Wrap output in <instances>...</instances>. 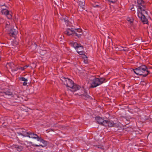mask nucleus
Segmentation results:
<instances>
[{
    "instance_id": "obj_1",
    "label": "nucleus",
    "mask_w": 152,
    "mask_h": 152,
    "mask_svg": "<svg viewBox=\"0 0 152 152\" xmlns=\"http://www.w3.org/2000/svg\"><path fill=\"white\" fill-rule=\"evenodd\" d=\"M137 3L139 5L138 8V16L144 24L148 23L147 19L144 15L145 13L148 15V12L145 10V6L144 5L145 2L143 0H137Z\"/></svg>"
},
{
    "instance_id": "obj_2",
    "label": "nucleus",
    "mask_w": 152,
    "mask_h": 152,
    "mask_svg": "<svg viewBox=\"0 0 152 152\" xmlns=\"http://www.w3.org/2000/svg\"><path fill=\"white\" fill-rule=\"evenodd\" d=\"M28 137L30 138L36 139L38 141H39L40 142H42L43 145L41 144L38 142L35 143L36 144L32 143V142H30L32 146L34 147H45L48 144V142L44 140L41 137H39L37 134L34 133L29 132L28 135Z\"/></svg>"
},
{
    "instance_id": "obj_3",
    "label": "nucleus",
    "mask_w": 152,
    "mask_h": 152,
    "mask_svg": "<svg viewBox=\"0 0 152 152\" xmlns=\"http://www.w3.org/2000/svg\"><path fill=\"white\" fill-rule=\"evenodd\" d=\"M61 80L64 84L66 87L70 88L72 91H75L80 89V86L74 83L73 81L68 78H66L64 77H61Z\"/></svg>"
},
{
    "instance_id": "obj_4",
    "label": "nucleus",
    "mask_w": 152,
    "mask_h": 152,
    "mask_svg": "<svg viewBox=\"0 0 152 152\" xmlns=\"http://www.w3.org/2000/svg\"><path fill=\"white\" fill-rule=\"evenodd\" d=\"M134 72L139 76H142L144 77H146L150 74V71L148 70V68L145 65H142L137 67L133 69Z\"/></svg>"
},
{
    "instance_id": "obj_5",
    "label": "nucleus",
    "mask_w": 152,
    "mask_h": 152,
    "mask_svg": "<svg viewBox=\"0 0 152 152\" xmlns=\"http://www.w3.org/2000/svg\"><path fill=\"white\" fill-rule=\"evenodd\" d=\"M107 81V80L104 77H95L92 80L90 87L91 88H96Z\"/></svg>"
},
{
    "instance_id": "obj_6",
    "label": "nucleus",
    "mask_w": 152,
    "mask_h": 152,
    "mask_svg": "<svg viewBox=\"0 0 152 152\" xmlns=\"http://www.w3.org/2000/svg\"><path fill=\"white\" fill-rule=\"evenodd\" d=\"M73 46L79 54L82 55L83 54L84 52L83 51V47L81 44L74 42L73 43Z\"/></svg>"
},
{
    "instance_id": "obj_7",
    "label": "nucleus",
    "mask_w": 152,
    "mask_h": 152,
    "mask_svg": "<svg viewBox=\"0 0 152 152\" xmlns=\"http://www.w3.org/2000/svg\"><path fill=\"white\" fill-rule=\"evenodd\" d=\"M95 119L98 124L103 126H105V123L107 122L106 120H104L101 117L99 116L96 117Z\"/></svg>"
},
{
    "instance_id": "obj_8",
    "label": "nucleus",
    "mask_w": 152,
    "mask_h": 152,
    "mask_svg": "<svg viewBox=\"0 0 152 152\" xmlns=\"http://www.w3.org/2000/svg\"><path fill=\"white\" fill-rule=\"evenodd\" d=\"M18 32V31H16L15 29L13 28H11L9 30L8 34L10 36L15 38L16 37Z\"/></svg>"
},
{
    "instance_id": "obj_9",
    "label": "nucleus",
    "mask_w": 152,
    "mask_h": 152,
    "mask_svg": "<svg viewBox=\"0 0 152 152\" xmlns=\"http://www.w3.org/2000/svg\"><path fill=\"white\" fill-rule=\"evenodd\" d=\"M74 31V28H67L66 30L64 32V33L69 36L70 35L73 36Z\"/></svg>"
},
{
    "instance_id": "obj_10",
    "label": "nucleus",
    "mask_w": 152,
    "mask_h": 152,
    "mask_svg": "<svg viewBox=\"0 0 152 152\" xmlns=\"http://www.w3.org/2000/svg\"><path fill=\"white\" fill-rule=\"evenodd\" d=\"M106 121H107V122L105 123V125L104 126H108V127H115V125L116 124H115L113 121L108 120H106Z\"/></svg>"
},
{
    "instance_id": "obj_11",
    "label": "nucleus",
    "mask_w": 152,
    "mask_h": 152,
    "mask_svg": "<svg viewBox=\"0 0 152 152\" xmlns=\"http://www.w3.org/2000/svg\"><path fill=\"white\" fill-rule=\"evenodd\" d=\"M60 19L62 22H64L66 25L68 26L69 24V21L68 20V17L66 15H62Z\"/></svg>"
},
{
    "instance_id": "obj_12",
    "label": "nucleus",
    "mask_w": 152,
    "mask_h": 152,
    "mask_svg": "<svg viewBox=\"0 0 152 152\" xmlns=\"http://www.w3.org/2000/svg\"><path fill=\"white\" fill-rule=\"evenodd\" d=\"M79 96H81V97L85 100H87L88 99H89L92 100L93 98H92L88 94H83L79 95Z\"/></svg>"
},
{
    "instance_id": "obj_13",
    "label": "nucleus",
    "mask_w": 152,
    "mask_h": 152,
    "mask_svg": "<svg viewBox=\"0 0 152 152\" xmlns=\"http://www.w3.org/2000/svg\"><path fill=\"white\" fill-rule=\"evenodd\" d=\"M85 2L84 0L82 1H80L79 2V5L80 6V11H82L84 10H85L84 6H85Z\"/></svg>"
},
{
    "instance_id": "obj_14",
    "label": "nucleus",
    "mask_w": 152,
    "mask_h": 152,
    "mask_svg": "<svg viewBox=\"0 0 152 152\" xmlns=\"http://www.w3.org/2000/svg\"><path fill=\"white\" fill-rule=\"evenodd\" d=\"M12 147L13 148H15L18 151H21L23 148L22 146L17 145H14L12 146Z\"/></svg>"
},
{
    "instance_id": "obj_15",
    "label": "nucleus",
    "mask_w": 152,
    "mask_h": 152,
    "mask_svg": "<svg viewBox=\"0 0 152 152\" xmlns=\"http://www.w3.org/2000/svg\"><path fill=\"white\" fill-rule=\"evenodd\" d=\"M19 80L21 81H23L24 82L23 83V86H26L27 85V82L28 81V79L23 77H20L19 78Z\"/></svg>"
},
{
    "instance_id": "obj_16",
    "label": "nucleus",
    "mask_w": 152,
    "mask_h": 152,
    "mask_svg": "<svg viewBox=\"0 0 152 152\" xmlns=\"http://www.w3.org/2000/svg\"><path fill=\"white\" fill-rule=\"evenodd\" d=\"M77 33L76 31H74L73 36V37H75V38L76 39L80 38L83 34V33L78 34Z\"/></svg>"
},
{
    "instance_id": "obj_17",
    "label": "nucleus",
    "mask_w": 152,
    "mask_h": 152,
    "mask_svg": "<svg viewBox=\"0 0 152 152\" xmlns=\"http://www.w3.org/2000/svg\"><path fill=\"white\" fill-rule=\"evenodd\" d=\"M24 131H22L21 132H20L18 133L19 134L21 135L24 137H28V135L29 133V132H28L26 131L25 130H24Z\"/></svg>"
},
{
    "instance_id": "obj_18",
    "label": "nucleus",
    "mask_w": 152,
    "mask_h": 152,
    "mask_svg": "<svg viewBox=\"0 0 152 152\" xmlns=\"http://www.w3.org/2000/svg\"><path fill=\"white\" fill-rule=\"evenodd\" d=\"M9 12L10 11L4 9L1 11V12L2 14L6 16L8 13H9Z\"/></svg>"
},
{
    "instance_id": "obj_19",
    "label": "nucleus",
    "mask_w": 152,
    "mask_h": 152,
    "mask_svg": "<svg viewBox=\"0 0 152 152\" xmlns=\"http://www.w3.org/2000/svg\"><path fill=\"white\" fill-rule=\"evenodd\" d=\"M4 93L6 95L11 96L12 95V93L10 90L5 91L4 92Z\"/></svg>"
},
{
    "instance_id": "obj_20",
    "label": "nucleus",
    "mask_w": 152,
    "mask_h": 152,
    "mask_svg": "<svg viewBox=\"0 0 152 152\" xmlns=\"http://www.w3.org/2000/svg\"><path fill=\"white\" fill-rule=\"evenodd\" d=\"M12 13L10 11L9 12V13L6 15L7 18L9 19H11L12 18Z\"/></svg>"
},
{
    "instance_id": "obj_21",
    "label": "nucleus",
    "mask_w": 152,
    "mask_h": 152,
    "mask_svg": "<svg viewBox=\"0 0 152 152\" xmlns=\"http://www.w3.org/2000/svg\"><path fill=\"white\" fill-rule=\"evenodd\" d=\"M74 31H76V32L79 33L80 34L83 33L82 30L80 28L74 29Z\"/></svg>"
},
{
    "instance_id": "obj_22",
    "label": "nucleus",
    "mask_w": 152,
    "mask_h": 152,
    "mask_svg": "<svg viewBox=\"0 0 152 152\" xmlns=\"http://www.w3.org/2000/svg\"><path fill=\"white\" fill-rule=\"evenodd\" d=\"M37 46V45L35 42H33L32 43L31 45V48L34 47V48L36 49Z\"/></svg>"
},
{
    "instance_id": "obj_23",
    "label": "nucleus",
    "mask_w": 152,
    "mask_h": 152,
    "mask_svg": "<svg viewBox=\"0 0 152 152\" xmlns=\"http://www.w3.org/2000/svg\"><path fill=\"white\" fill-rule=\"evenodd\" d=\"M94 146L96 148H100L101 149H103V148L102 146L99 145H94Z\"/></svg>"
},
{
    "instance_id": "obj_24",
    "label": "nucleus",
    "mask_w": 152,
    "mask_h": 152,
    "mask_svg": "<svg viewBox=\"0 0 152 152\" xmlns=\"http://www.w3.org/2000/svg\"><path fill=\"white\" fill-rule=\"evenodd\" d=\"M108 1H109L112 3H115L117 0H107Z\"/></svg>"
},
{
    "instance_id": "obj_25",
    "label": "nucleus",
    "mask_w": 152,
    "mask_h": 152,
    "mask_svg": "<svg viewBox=\"0 0 152 152\" xmlns=\"http://www.w3.org/2000/svg\"><path fill=\"white\" fill-rule=\"evenodd\" d=\"M84 62L85 63H88V61H87V57L86 56V57L84 59Z\"/></svg>"
},
{
    "instance_id": "obj_26",
    "label": "nucleus",
    "mask_w": 152,
    "mask_h": 152,
    "mask_svg": "<svg viewBox=\"0 0 152 152\" xmlns=\"http://www.w3.org/2000/svg\"><path fill=\"white\" fill-rule=\"evenodd\" d=\"M128 21L130 22V23H133V19H129V18L127 19Z\"/></svg>"
},
{
    "instance_id": "obj_27",
    "label": "nucleus",
    "mask_w": 152,
    "mask_h": 152,
    "mask_svg": "<svg viewBox=\"0 0 152 152\" xmlns=\"http://www.w3.org/2000/svg\"><path fill=\"white\" fill-rule=\"evenodd\" d=\"M84 93L83 94H88L87 91L85 89H84Z\"/></svg>"
},
{
    "instance_id": "obj_28",
    "label": "nucleus",
    "mask_w": 152,
    "mask_h": 152,
    "mask_svg": "<svg viewBox=\"0 0 152 152\" xmlns=\"http://www.w3.org/2000/svg\"><path fill=\"white\" fill-rule=\"evenodd\" d=\"M29 66V65H26L24 66L23 67V68L24 69V70L26 69Z\"/></svg>"
},
{
    "instance_id": "obj_29",
    "label": "nucleus",
    "mask_w": 152,
    "mask_h": 152,
    "mask_svg": "<svg viewBox=\"0 0 152 152\" xmlns=\"http://www.w3.org/2000/svg\"><path fill=\"white\" fill-rule=\"evenodd\" d=\"M19 69H21L22 70H24V69L23 68V67H19Z\"/></svg>"
},
{
    "instance_id": "obj_30",
    "label": "nucleus",
    "mask_w": 152,
    "mask_h": 152,
    "mask_svg": "<svg viewBox=\"0 0 152 152\" xmlns=\"http://www.w3.org/2000/svg\"><path fill=\"white\" fill-rule=\"evenodd\" d=\"M19 69V67H16L15 69H14V70L15 71H16Z\"/></svg>"
},
{
    "instance_id": "obj_31",
    "label": "nucleus",
    "mask_w": 152,
    "mask_h": 152,
    "mask_svg": "<svg viewBox=\"0 0 152 152\" xmlns=\"http://www.w3.org/2000/svg\"><path fill=\"white\" fill-rule=\"evenodd\" d=\"M121 50V51H128V50H127V49H123V50Z\"/></svg>"
},
{
    "instance_id": "obj_32",
    "label": "nucleus",
    "mask_w": 152,
    "mask_h": 152,
    "mask_svg": "<svg viewBox=\"0 0 152 152\" xmlns=\"http://www.w3.org/2000/svg\"><path fill=\"white\" fill-rule=\"evenodd\" d=\"M148 67V70H149V69H152V67Z\"/></svg>"
},
{
    "instance_id": "obj_33",
    "label": "nucleus",
    "mask_w": 152,
    "mask_h": 152,
    "mask_svg": "<svg viewBox=\"0 0 152 152\" xmlns=\"http://www.w3.org/2000/svg\"><path fill=\"white\" fill-rule=\"evenodd\" d=\"M133 8H134V7H132V8H131V10H132V11H134V10H133Z\"/></svg>"
},
{
    "instance_id": "obj_34",
    "label": "nucleus",
    "mask_w": 152,
    "mask_h": 152,
    "mask_svg": "<svg viewBox=\"0 0 152 152\" xmlns=\"http://www.w3.org/2000/svg\"><path fill=\"white\" fill-rule=\"evenodd\" d=\"M96 7H99V6L98 5H96Z\"/></svg>"
},
{
    "instance_id": "obj_35",
    "label": "nucleus",
    "mask_w": 152,
    "mask_h": 152,
    "mask_svg": "<svg viewBox=\"0 0 152 152\" xmlns=\"http://www.w3.org/2000/svg\"><path fill=\"white\" fill-rule=\"evenodd\" d=\"M141 83H145L144 81H141Z\"/></svg>"
},
{
    "instance_id": "obj_36",
    "label": "nucleus",
    "mask_w": 152,
    "mask_h": 152,
    "mask_svg": "<svg viewBox=\"0 0 152 152\" xmlns=\"http://www.w3.org/2000/svg\"><path fill=\"white\" fill-rule=\"evenodd\" d=\"M45 53H46V51H45ZM44 54H45V53Z\"/></svg>"
},
{
    "instance_id": "obj_37",
    "label": "nucleus",
    "mask_w": 152,
    "mask_h": 152,
    "mask_svg": "<svg viewBox=\"0 0 152 152\" xmlns=\"http://www.w3.org/2000/svg\"><path fill=\"white\" fill-rule=\"evenodd\" d=\"M74 1H75V0H74Z\"/></svg>"
},
{
    "instance_id": "obj_38",
    "label": "nucleus",
    "mask_w": 152,
    "mask_h": 152,
    "mask_svg": "<svg viewBox=\"0 0 152 152\" xmlns=\"http://www.w3.org/2000/svg\"><path fill=\"white\" fill-rule=\"evenodd\" d=\"M61 0H60V1H61Z\"/></svg>"
}]
</instances>
